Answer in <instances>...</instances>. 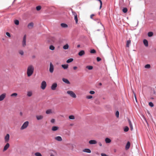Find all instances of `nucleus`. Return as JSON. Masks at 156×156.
Returning a JSON list of instances; mask_svg holds the SVG:
<instances>
[{"mask_svg":"<svg viewBox=\"0 0 156 156\" xmlns=\"http://www.w3.org/2000/svg\"><path fill=\"white\" fill-rule=\"evenodd\" d=\"M34 67L32 65H30L28 66L27 74L28 77H30L32 75L34 71Z\"/></svg>","mask_w":156,"mask_h":156,"instance_id":"1","label":"nucleus"},{"mask_svg":"<svg viewBox=\"0 0 156 156\" xmlns=\"http://www.w3.org/2000/svg\"><path fill=\"white\" fill-rule=\"evenodd\" d=\"M29 124V122L27 121L25 122L20 127V129L21 130H23L26 129L28 126Z\"/></svg>","mask_w":156,"mask_h":156,"instance_id":"2","label":"nucleus"},{"mask_svg":"<svg viewBox=\"0 0 156 156\" xmlns=\"http://www.w3.org/2000/svg\"><path fill=\"white\" fill-rule=\"evenodd\" d=\"M68 94L72 98H75L76 97V94L73 92V91L71 90H68L67 92Z\"/></svg>","mask_w":156,"mask_h":156,"instance_id":"3","label":"nucleus"},{"mask_svg":"<svg viewBox=\"0 0 156 156\" xmlns=\"http://www.w3.org/2000/svg\"><path fill=\"white\" fill-rule=\"evenodd\" d=\"M26 35H25L23 38L22 41V45L23 47H25L26 45Z\"/></svg>","mask_w":156,"mask_h":156,"instance_id":"4","label":"nucleus"},{"mask_svg":"<svg viewBox=\"0 0 156 156\" xmlns=\"http://www.w3.org/2000/svg\"><path fill=\"white\" fill-rule=\"evenodd\" d=\"M46 85V82L45 81H43L41 83V87L42 89L44 90L45 88Z\"/></svg>","mask_w":156,"mask_h":156,"instance_id":"5","label":"nucleus"},{"mask_svg":"<svg viewBox=\"0 0 156 156\" xmlns=\"http://www.w3.org/2000/svg\"><path fill=\"white\" fill-rule=\"evenodd\" d=\"M72 13H73V14L74 15V20L75 21L76 23H77L78 21V20L77 19V15L76 14V13L75 12L73 11L72 10Z\"/></svg>","mask_w":156,"mask_h":156,"instance_id":"6","label":"nucleus"},{"mask_svg":"<svg viewBox=\"0 0 156 156\" xmlns=\"http://www.w3.org/2000/svg\"><path fill=\"white\" fill-rule=\"evenodd\" d=\"M54 69V66L51 62L50 63V67L49 69V72L52 73L53 72Z\"/></svg>","mask_w":156,"mask_h":156,"instance_id":"7","label":"nucleus"},{"mask_svg":"<svg viewBox=\"0 0 156 156\" xmlns=\"http://www.w3.org/2000/svg\"><path fill=\"white\" fill-rule=\"evenodd\" d=\"M95 20L97 21L98 26H99V27L100 29H102L104 28V26L102 24L101 22H100V20L98 19H96Z\"/></svg>","mask_w":156,"mask_h":156,"instance_id":"8","label":"nucleus"},{"mask_svg":"<svg viewBox=\"0 0 156 156\" xmlns=\"http://www.w3.org/2000/svg\"><path fill=\"white\" fill-rule=\"evenodd\" d=\"M6 97V94L4 93L0 95V101L4 100Z\"/></svg>","mask_w":156,"mask_h":156,"instance_id":"9","label":"nucleus"},{"mask_svg":"<svg viewBox=\"0 0 156 156\" xmlns=\"http://www.w3.org/2000/svg\"><path fill=\"white\" fill-rule=\"evenodd\" d=\"M9 134H6L5 137V143L9 142Z\"/></svg>","mask_w":156,"mask_h":156,"instance_id":"10","label":"nucleus"},{"mask_svg":"<svg viewBox=\"0 0 156 156\" xmlns=\"http://www.w3.org/2000/svg\"><path fill=\"white\" fill-rule=\"evenodd\" d=\"M57 87V84L56 83H53L51 86V88L52 90H55Z\"/></svg>","mask_w":156,"mask_h":156,"instance_id":"11","label":"nucleus"},{"mask_svg":"<svg viewBox=\"0 0 156 156\" xmlns=\"http://www.w3.org/2000/svg\"><path fill=\"white\" fill-rule=\"evenodd\" d=\"M9 144L8 143H7L4 147L3 151H5L7 150L9 147Z\"/></svg>","mask_w":156,"mask_h":156,"instance_id":"12","label":"nucleus"},{"mask_svg":"<svg viewBox=\"0 0 156 156\" xmlns=\"http://www.w3.org/2000/svg\"><path fill=\"white\" fill-rule=\"evenodd\" d=\"M34 24L33 22H31L29 23L27 26L28 28L31 29L33 28Z\"/></svg>","mask_w":156,"mask_h":156,"instance_id":"13","label":"nucleus"},{"mask_svg":"<svg viewBox=\"0 0 156 156\" xmlns=\"http://www.w3.org/2000/svg\"><path fill=\"white\" fill-rule=\"evenodd\" d=\"M97 143V141L94 140H90L89 142V143L90 144H96Z\"/></svg>","mask_w":156,"mask_h":156,"instance_id":"14","label":"nucleus"},{"mask_svg":"<svg viewBox=\"0 0 156 156\" xmlns=\"http://www.w3.org/2000/svg\"><path fill=\"white\" fill-rule=\"evenodd\" d=\"M55 139L57 141H61L62 140V137L60 136H57L55 138Z\"/></svg>","mask_w":156,"mask_h":156,"instance_id":"15","label":"nucleus"},{"mask_svg":"<svg viewBox=\"0 0 156 156\" xmlns=\"http://www.w3.org/2000/svg\"><path fill=\"white\" fill-rule=\"evenodd\" d=\"M43 116L42 115H37L36 116L37 119V120H40L43 118Z\"/></svg>","mask_w":156,"mask_h":156,"instance_id":"16","label":"nucleus"},{"mask_svg":"<svg viewBox=\"0 0 156 156\" xmlns=\"http://www.w3.org/2000/svg\"><path fill=\"white\" fill-rule=\"evenodd\" d=\"M62 80L63 82H65V83H66V84H69L70 83L69 81L67 79L63 78L62 79Z\"/></svg>","mask_w":156,"mask_h":156,"instance_id":"17","label":"nucleus"},{"mask_svg":"<svg viewBox=\"0 0 156 156\" xmlns=\"http://www.w3.org/2000/svg\"><path fill=\"white\" fill-rule=\"evenodd\" d=\"M33 95V92L31 90L28 91L27 92V95L28 97H31Z\"/></svg>","mask_w":156,"mask_h":156,"instance_id":"18","label":"nucleus"},{"mask_svg":"<svg viewBox=\"0 0 156 156\" xmlns=\"http://www.w3.org/2000/svg\"><path fill=\"white\" fill-rule=\"evenodd\" d=\"M105 141L106 144L110 143L111 142V140L108 138H106L105 139Z\"/></svg>","mask_w":156,"mask_h":156,"instance_id":"19","label":"nucleus"},{"mask_svg":"<svg viewBox=\"0 0 156 156\" xmlns=\"http://www.w3.org/2000/svg\"><path fill=\"white\" fill-rule=\"evenodd\" d=\"M143 43L146 47H147L148 45V42L146 39H144L143 40Z\"/></svg>","mask_w":156,"mask_h":156,"instance_id":"20","label":"nucleus"},{"mask_svg":"<svg viewBox=\"0 0 156 156\" xmlns=\"http://www.w3.org/2000/svg\"><path fill=\"white\" fill-rule=\"evenodd\" d=\"M59 129V127L57 126H53L52 127L51 129L53 131H55L58 130Z\"/></svg>","mask_w":156,"mask_h":156,"instance_id":"21","label":"nucleus"},{"mask_svg":"<svg viewBox=\"0 0 156 156\" xmlns=\"http://www.w3.org/2000/svg\"><path fill=\"white\" fill-rule=\"evenodd\" d=\"M130 146V143L128 141L127 142L125 147L126 149L127 150L128 149Z\"/></svg>","mask_w":156,"mask_h":156,"instance_id":"22","label":"nucleus"},{"mask_svg":"<svg viewBox=\"0 0 156 156\" xmlns=\"http://www.w3.org/2000/svg\"><path fill=\"white\" fill-rule=\"evenodd\" d=\"M85 54V51L83 50H81L78 53V55L80 56H82Z\"/></svg>","mask_w":156,"mask_h":156,"instance_id":"23","label":"nucleus"},{"mask_svg":"<svg viewBox=\"0 0 156 156\" xmlns=\"http://www.w3.org/2000/svg\"><path fill=\"white\" fill-rule=\"evenodd\" d=\"M50 153V156H55V155L56 154V151H51Z\"/></svg>","mask_w":156,"mask_h":156,"instance_id":"24","label":"nucleus"},{"mask_svg":"<svg viewBox=\"0 0 156 156\" xmlns=\"http://www.w3.org/2000/svg\"><path fill=\"white\" fill-rule=\"evenodd\" d=\"M83 151L88 153H90L91 152L90 150L89 149H84L83 150Z\"/></svg>","mask_w":156,"mask_h":156,"instance_id":"25","label":"nucleus"},{"mask_svg":"<svg viewBox=\"0 0 156 156\" xmlns=\"http://www.w3.org/2000/svg\"><path fill=\"white\" fill-rule=\"evenodd\" d=\"M46 113L48 114H51V113H53V112H52V110H51V109H48V110H47L46 111Z\"/></svg>","mask_w":156,"mask_h":156,"instance_id":"26","label":"nucleus"},{"mask_svg":"<svg viewBox=\"0 0 156 156\" xmlns=\"http://www.w3.org/2000/svg\"><path fill=\"white\" fill-rule=\"evenodd\" d=\"M62 66L64 69H66L68 67V65H62Z\"/></svg>","mask_w":156,"mask_h":156,"instance_id":"27","label":"nucleus"},{"mask_svg":"<svg viewBox=\"0 0 156 156\" xmlns=\"http://www.w3.org/2000/svg\"><path fill=\"white\" fill-rule=\"evenodd\" d=\"M131 43V41L130 40H128L127 41L126 44V47H129V45Z\"/></svg>","mask_w":156,"mask_h":156,"instance_id":"28","label":"nucleus"},{"mask_svg":"<svg viewBox=\"0 0 156 156\" xmlns=\"http://www.w3.org/2000/svg\"><path fill=\"white\" fill-rule=\"evenodd\" d=\"M69 46L68 44H66L65 45H64L63 47V48L64 49L66 50L67 49L69 48Z\"/></svg>","mask_w":156,"mask_h":156,"instance_id":"29","label":"nucleus"},{"mask_svg":"<svg viewBox=\"0 0 156 156\" xmlns=\"http://www.w3.org/2000/svg\"><path fill=\"white\" fill-rule=\"evenodd\" d=\"M61 26L62 27L66 28L68 27L67 25L65 23H62L61 24Z\"/></svg>","mask_w":156,"mask_h":156,"instance_id":"30","label":"nucleus"},{"mask_svg":"<svg viewBox=\"0 0 156 156\" xmlns=\"http://www.w3.org/2000/svg\"><path fill=\"white\" fill-rule=\"evenodd\" d=\"M69 118L70 119L73 120L75 119V117L73 115H70L69 116Z\"/></svg>","mask_w":156,"mask_h":156,"instance_id":"31","label":"nucleus"},{"mask_svg":"<svg viewBox=\"0 0 156 156\" xmlns=\"http://www.w3.org/2000/svg\"><path fill=\"white\" fill-rule=\"evenodd\" d=\"M17 95V94L16 93H13L10 96L12 97H16Z\"/></svg>","mask_w":156,"mask_h":156,"instance_id":"32","label":"nucleus"},{"mask_svg":"<svg viewBox=\"0 0 156 156\" xmlns=\"http://www.w3.org/2000/svg\"><path fill=\"white\" fill-rule=\"evenodd\" d=\"M122 11L124 13H126L127 12L128 9L126 8H123Z\"/></svg>","mask_w":156,"mask_h":156,"instance_id":"33","label":"nucleus"},{"mask_svg":"<svg viewBox=\"0 0 156 156\" xmlns=\"http://www.w3.org/2000/svg\"><path fill=\"white\" fill-rule=\"evenodd\" d=\"M19 53L21 55H23L24 54V52L23 50H20L19 51Z\"/></svg>","mask_w":156,"mask_h":156,"instance_id":"34","label":"nucleus"},{"mask_svg":"<svg viewBox=\"0 0 156 156\" xmlns=\"http://www.w3.org/2000/svg\"><path fill=\"white\" fill-rule=\"evenodd\" d=\"M36 156H42V154L39 152H36L34 154Z\"/></svg>","mask_w":156,"mask_h":156,"instance_id":"35","label":"nucleus"},{"mask_svg":"<svg viewBox=\"0 0 156 156\" xmlns=\"http://www.w3.org/2000/svg\"><path fill=\"white\" fill-rule=\"evenodd\" d=\"M15 24L16 25H18L19 23V22L18 20H16L14 21Z\"/></svg>","mask_w":156,"mask_h":156,"instance_id":"36","label":"nucleus"},{"mask_svg":"<svg viewBox=\"0 0 156 156\" xmlns=\"http://www.w3.org/2000/svg\"><path fill=\"white\" fill-rule=\"evenodd\" d=\"M73 61V58H70L69 59H68L67 61H66V62L67 63H69L70 62H72Z\"/></svg>","mask_w":156,"mask_h":156,"instance_id":"37","label":"nucleus"},{"mask_svg":"<svg viewBox=\"0 0 156 156\" xmlns=\"http://www.w3.org/2000/svg\"><path fill=\"white\" fill-rule=\"evenodd\" d=\"M55 47L52 45H51L49 46V49L52 50H53L55 49Z\"/></svg>","mask_w":156,"mask_h":156,"instance_id":"38","label":"nucleus"},{"mask_svg":"<svg viewBox=\"0 0 156 156\" xmlns=\"http://www.w3.org/2000/svg\"><path fill=\"white\" fill-rule=\"evenodd\" d=\"M153 35V33L152 32H150L148 33V36L149 37L152 36Z\"/></svg>","mask_w":156,"mask_h":156,"instance_id":"39","label":"nucleus"},{"mask_svg":"<svg viewBox=\"0 0 156 156\" xmlns=\"http://www.w3.org/2000/svg\"><path fill=\"white\" fill-rule=\"evenodd\" d=\"M86 68L89 70H91L93 69V67L92 66H86Z\"/></svg>","mask_w":156,"mask_h":156,"instance_id":"40","label":"nucleus"},{"mask_svg":"<svg viewBox=\"0 0 156 156\" xmlns=\"http://www.w3.org/2000/svg\"><path fill=\"white\" fill-rule=\"evenodd\" d=\"M129 130V128L127 126H126L124 128V130L125 132H127Z\"/></svg>","mask_w":156,"mask_h":156,"instance_id":"41","label":"nucleus"},{"mask_svg":"<svg viewBox=\"0 0 156 156\" xmlns=\"http://www.w3.org/2000/svg\"><path fill=\"white\" fill-rule=\"evenodd\" d=\"M36 9L37 11H39L41 9V6L40 5L36 7Z\"/></svg>","mask_w":156,"mask_h":156,"instance_id":"42","label":"nucleus"},{"mask_svg":"<svg viewBox=\"0 0 156 156\" xmlns=\"http://www.w3.org/2000/svg\"><path fill=\"white\" fill-rule=\"evenodd\" d=\"M92 98H93V97L91 95H88L86 97V98L87 99H90Z\"/></svg>","mask_w":156,"mask_h":156,"instance_id":"43","label":"nucleus"},{"mask_svg":"<svg viewBox=\"0 0 156 156\" xmlns=\"http://www.w3.org/2000/svg\"><path fill=\"white\" fill-rule=\"evenodd\" d=\"M150 67L151 66L149 64H147L145 66V68L147 69H149Z\"/></svg>","mask_w":156,"mask_h":156,"instance_id":"44","label":"nucleus"},{"mask_svg":"<svg viewBox=\"0 0 156 156\" xmlns=\"http://www.w3.org/2000/svg\"><path fill=\"white\" fill-rule=\"evenodd\" d=\"M119 113L118 111H117L115 113V115L117 118L119 117Z\"/></svg>","mask_w":156,"mask_h":156,"instance_id":"45","label":"nucleus"},{"mask_svg":"<svg viewBox=\"0 0 156 156\" xmlns=\"http://www.w3.org/2000/svg\"><path fill=\"white\" fill-rule=\"evenodd\" d=\"M90 52L91 53L94 54L96 53V51L94 49H92L90 51Z\"/></svg>","mask_w":156,"mask_h":156,"instance_id":"46","label":"nucleus"},{"mask_svg":"<svg viewBox=\"0 0 156 156\" xmlns=\"http://www.w3.org/2000/svg\"><path fill=\"white\" fill-rule=\"evenodd\" d=\"M129 125L130 127V128L131 130H132L133 129V126H132V123L129 124Z\"/></svg>","mask_w":156,"mask_h":156,"instance_id":"47","label":"nucleus"},{"mask_svg":"<svg viewBox=\"0 0 156 156\" xmlns=\"http://www.w3.org/2000/svg\"><path fill=\"white\" fill-rule=\"evenodd\" d=\"M149 105L151 107H152L154 106V105L153 103L151 102H150L149 103Z\"/></svg>","mask_w":156,"mask_h":156,"instance_id":"48","label":"nucleus"},{"mask_svg":"<svg viewBox=\"0 0 156 156\" xmlns=\"http://www.w3.org/2000/svg\"><path fill=\"white\" fill-rule=\"evenodd\" d=\"M6 35L8 36L9 37H11L10 34L9 32H6Z\"/></svg>","mask_w":156,"mask_h":156,"instance_id":"49","label":"nucleus"},{"mask_svg":"<svg viewBox=\"0 0 156 156\" xmlns=\"http://www.w3.org/2000/svg\"><path fill=\"white\" fill-rule=\"evenodd\" d=\"M89 93L90 94H93L95 93V92L94 91H90Z\"/></svg>","mask_w":156,"mask_h":156,"instance_id":"50","label":"nucleus"},{"mask_svg":"<svg viewBox=\"0 0 156 156\" xmlns=\"http://www.w3.org/2000/svg\"><path fill=\"white\" fill-rule=\"evenodd\" d=\"M99 1L100 4V9H101V8L102 7V2H101V1Z\"/></svg>","mask_w":156,"mask_h":156,"instance_id":"51","label":"nucleus"},{"mask_svg":"<svg viewBox=\"0 0 156 156\" xmlns=\"http://www.w3.org/2000/svg\"><path fill=\"white\" fill-rule=\"evenodd\" d=\"M101 60V59L99 57H98L97 58V60L98 62L100 61Z\"/></svg>","mask_w":156,"mask_h":156,"instance_id":"52","label":"nucleus"},{"mask_svg":"<svg viewBox=\"0 0 156 156\" xmlns=\"http://www.w3.org/2000/svg\"><path fill=\"white\" fill-rule=\"evenodd\" d=\"M101 156H108L107 155H106V154L104 153H101Z\"/></svg>","mask_w":156,"mask_h":156,"instance_id":"53","label":"nucleus"},{"mask_svg":"<svg viewBox=\"0 0 156 156\" xmlns=\"http://www.w3.org/2000/svg\"><path fill=\"white\" fill-rule=\"evenodd\" d=\"M55 120L54 119H52L51 120V122L52 123H54L55 122Z\"/></svg>","mask_w":156,"mask_h":156,"instance_id":"54","label":"nucleus"},{"mask_svg":"<svg viewBox=\"0 0 156 156\" xmlns=\"http://www.w3.org/2000/svg\"><path fill=\"white\" fill-rule=\"evenodd\" d=\"M98 144L99 145V146L101 147L102 146V144L101 142H98Z\"/></svg>","mask_w":156,"mask_h":156,"instance_id":"55","label":"nucleus"},{"mask_svg":"<svg viewBox=\"0 0 156 156\" xmlns=\"http://www.w3.org/2000/svg\"><path fill=\"white\" fill-rule=\"evenodd\" d=\"M77 67L76 66H74L73 67V69L74 70H76L77 69Z\"/></svg>","mask_w":156,"mask_h":156,"instance_id":"56","label":"nucleus"},{"mask_svg":"<svg viewBox=\"0 0 156 156\" xmlns=\"http://www.w3.org/2000/svg\"><path fill=\"white\" fill-rule=\"evenodd\" d=\"M94 16V15L93 14H91L90 16V18L92 19H93V17Z\"/></svg>","mask_w":156,"mask_h":156,"instance_id":"57","label":"nucleus"},{"mask_svg":"<svg viewBox=\"0 0 156 156\" xmlns=\"http://www.w3.org/2000/svg\"><path fill=\"white\" fill-rule=\"evenodd\" d=\"M69 145H70L72 147V150H73V144H69Z\"/></svg>","mask_w":156,"mask_h":156,"instance_id":"58","label":"nucleus"},{"mask_svg":"<svg viewBox=\"0 0 156 156\" xmlns=\"http://www.w3.org/2000/svg\"><path fill=\"white\" fill-rule=\"evenodd\" d=\"M123 1H120V2L119 3V4L120 6H121V3Z\"/></svg>","mask_w":156,"mask_h":156,"instance_id":"59","label":"nucleus"},{"mask_svg":"<svg viewBox=\"0 0 156 156\" xmlns=\"http://www.w3.org/2000/svg\"><path fill=\"white\" fill-rule=\"evenodd\" d=\"M128 122H129V124H130V123H131V121H130V119H128Z\"/></svg>","mask_w":156,"mask_h":156,"instance_id":"60","label":"nucleus"},{"mask_svg":"<svg viewBox=\"0 0 156 156\" xmlns=\"http://www.w3.org/2000/svg\"><path fill=\"white\" fill-rule=\"evenodd\" d=\"M20 116H22L23 115V113L22 112H20Z\"/></svg>","mask_w":156,"mask_h":156,"instance_id":"61","label":"nucleus"},{"mask_svg":"<svg viewBox=\"0 0 156 156\" xmlns=\"http://www.w3.org/2000/svg\"><path fill=\"white\" fill-rule=\"evenodd\" d=\"M80 47V44H78L77 45V47L78 48Z\"/></svg>","mask_w":156,"mask_h":156,"instance_id":"62","label":"nucleus"},{"mask_svg":"<svg viewBox=\"0 0 156 156\" xmlns=\"http://www.w3.org/2000/svg\"><path fill=\"white\" fill-rule=\"evenodd\" d=\"M99 85H100V86H101V85H102V83H99Z\"/></svg>","mask_w":156,"mask_h":156,"instance_id":"63","label":"nucleus"},{"mask_svg":"<svg viewBox=\"0 0 156 156\" xmlns=\"http://www.w3.org/2000/svg\"><path fill=\"white\" fill-rule=\"evenodd\" d=\"M32 58H35V56H32Z\"/></svg>","mask_w":156,"mask_h":156,"instance_id":"64","label":"nucleus"}]
</instances>
